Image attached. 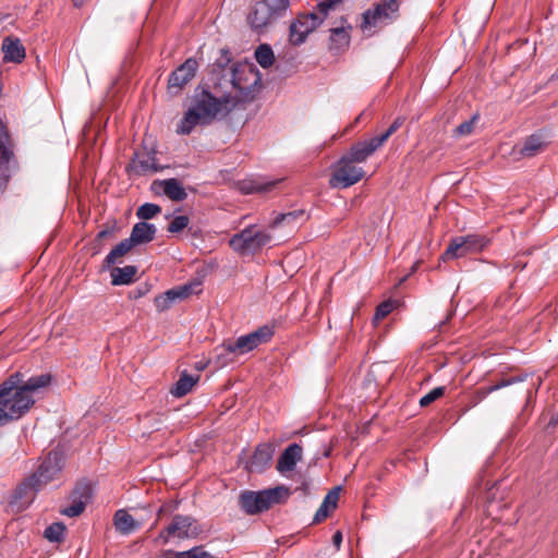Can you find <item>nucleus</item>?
I'll return each instance as SVG.
<instances>
[{
    "instance_id": "1",
    "label": "nucleus",
    "mask_w": 558,
    "mask_h": 558,
    "mask_svg": "<svg viewBox=\"0 0 558 558\" xmlns=\"http://www.w3.org/2000/svg\"><path fill=\"white\" fill-rule=\"evenodd\" d=\"M232 110L234 107L230 94L216 97L207 89H196L191 107L177 128V133L187 135L196 125L209 124L218 117H226Z\"/></svg>"
},
{
    "instance_id": "2",
    "label": "nucleus",
    "mask_w": 558,
    "mask_h": 558,
    "mask_svg": "<svg viewBox=\"0 0 558 558\" xmlns=\"http://www.w3.org/2000/svg\"><path fill=\"white\" fill-rule=\"evenodd\" d=\"M222 56L217 60V65L222 68V78L230 82L233 93L231 95L234 109L252 102L262 89V76L253 63H235L225 69L231 61L228 50H222Z\"/></svg>"
},
{
    "instance_id": "3",
    "label": "nucleus",
    "mask_w": 558,
    "mask_h": 558,
    "mask_svg": "<svg viewBox=\"0 0 558 558\" xmlns=\"http://www.w3.org/2000/svg\"><path fill=\"white\" fill-rule=\"evenodd\" d=\"M22 374L16 372L0 384V426L25 415L35 403L34 398L24 397L17 389Z\"/></svg>"
},
{
    "instance_id": "4",
    "label": "nucleus",
    "mask_w": 558,
    "mask_h": 558,
    "mask_svg": "<svg viewBox=\"0 0 558 558\" xmlns=\"http://www.w3.org/2000/svg\"><path fill=\"white\" fill-rule=\"evenodd\" d=\"M288 496L289 490L283 486L260 492L244 490L239 497V505L246 514L253 515L268 510L272 505L280 504Z\"/></svg>"
},
{
    "instance_id": "5",
    "label": "nucleus",
    "mask_w": 558,
    "mask_h": 558,
    "mask_svg": "<svg viewBox=\"0 0 558 558\" xmlns=\"http://www.w3.org/2000/svg\"><path fill=\"white\" fill-rule=\"evenodd\" d=\"M290 7V0H260L251 9L247 23L257 32H263L268 25L282 16Z\"/></svg>"
},
{
    "instance_id": "6",
    "label": "nucleus",
    "mask_w": 558,
    "mask_h": 558,
    "mask_svg": "<svg viewBox=\"0 0 558 558\" xmlns=\"http://www.w3.org/2000/svg\"><path fill=\"white\" fill-rule=\"evenodd\" d=\"M490 243V239L484 234H466L453 238L441 255L444 260L464 257L469 254L484 251Z\"/></svg>"
},
{
    "instance_id": "7",
    "label": "nucleus",
    "mask_w": 558,
    "mask_h": 558,
    "mask_svg": "<svg viewBox=\"0 0 558 558\" xmlns=\"http://www.w3.org/2000/svg\"><path fill=\"white\" fill-rule=\"evenodd\" d=\"M271 236L265 231L255 230L253 227L245 228L241 232L234 234L230 241V247L241 254H253L265 246Z\"/></svg>"
},
{
    "instance_id": "8",
    "label": "nucleus",
    "mask_w": 558,
    "mask_h": 558,
    "mask_svg": "<svg viewBox=\"0 0 558 558\" xmlns=\"http://www.w3.org/2000/svg\"><path fill=\"white\" fill-rule=\"evenodd\" d=\"M63 468V454L60 451H50L38 466L37 471L31 475L33 492L37 493L45 485L56 480Z\"/></svg>"
},
{
    "instance_id": "9",
    "label": "nucleus",
    "mask_w": 558,
    "mask_h": 558,
    "mask_svg": "<svg viewBox=\"0 0 558 558\" xmlns=\"http://www.w3.org/2000/svg\"><path fill=\"white\" fill-rule=\"evenodd\" d=\"M201 532L202 530L194 518L177 514L171 523L159 533L156 542L161 541L162 544H167L172 537L194 538Z\"/></svg>"
},
{
    "instance_id": "10",
    "label": "nucleus",
    "mask_w": 558,
    "mask_h": 558,
    "mask_svg": "<svg viewBox=\"0 0 558 558\" xmlns=\"http://www.w3.org/2000/svg\"><path fill=\"white\" fill-rule=\"evenodd\" d=\"M364 175L361 167L355 166V162L347 156H342L330 178L329 184L335 189H347L359 182Z\"/></svg>"
},
{
    "instance_id": "11",
    "label": "nucleus",
    "mask_w": 558,
    "mask_h": 558,
    "mask_svg": "<svg viewBox=\"0 0 558 558\" xmlns=\"http://www.w3.org/2000/svg\"><path fill=\"white\" fill-rule=\"evenodd\" d=\"M272 336L274 328L268 325H264L253 332L241 336L235 340H231V344H228V350L243 355L253 351L260 344L268 342Z\"/></svg>"
},
{
    "instance_id": "12",
    "label": "nucleus",
    "mask_w": 558,
    "mask_h": 558,
    "mask_svg": "<svg viewBox=\"0 0 558 558\" xmlns=\"http://www.w3.org/2000/svg\"><path fill=\"white\" fill-rule=\"evenodd\" d=\"M322 23L323 17L314 12L300 14L290 25V43L294 46L303 44L308 34Z\"/></svg>"
},
{
    "instance_id": "13",
    "label": "nucleus",
    "mask_w": 558,
    "mask_h": 558,
    "mask_svg": "<svg viewBox=\"0 0 558 558\" xmlns=\"http://www.w3.org/2000/svg\"><path fill=\"white\" fill-rule=\"evenodd\" d=\"M399 7L400 0H381L373 10L364 12L362 27L376 26L378 23L396 19Z\"/></svg>"
},
{
    "instance_id": "14",
    "label": "nucleus",
    "mask_w": 558,
    "mask_h": 558,
    "mask_svg": "<svg viewBox=\"0 0 558 558\" xmlns=\"http://www.w3.org/2000/svg\"><path fill=\"white\" fill-rule=\"evenodd\" d=\"M548 145L546 134L543 131H537L514 145L511 154L515 159L533 158L542 154Z\"/></svg>"
},
{
    "instance_id": "15",
    "label": "nucleus",
    "mask_w": 558,
    "mask_h": 558,
    "mask_svg": "<svg viewBox=\"0 0 558 558\" xmlns=\"http://www.w3.org/2000/svg\"><path fill=\"white\" fill-rule=\"evenodd\" d=\"M198 63L195 59L189 58L183 64L178 66L169 76L168 90L177 95L195 76Z\"/></svg>"
},
{
    "instance_id": "16",
    "label": "nucleus",
    "mask_w": 558,
    "mask_h": 558,
    "mask_svg": "<svg viewBox=\"0 0 558 558\" xmlns=\"http://www.w3.org/2000/svg\"><path fill=\"white\" fill-rule=\"evenodd\" d=\"M165 168V166L157 162L156 151L151 149L149 151L135 153L131 163L126 167V171L136 175H146L160 172Z\"/></svg>"
},
{
    "instance_id": "17",
    "label": "nucleus",
    "mask_w": 558,
    "mask_h": 558,
    "mask_svg": "<svg viewBox=\"0 0 558 558\" xmlns=\"http://www.w3.org/2000/svg\"><path fill=\"white\" fill-rule=\"evenodd\" d=\"M193 293V284L174 287L165 293L157 295L154 300L158 312L169 310L175 301H182Z\"/></svg>"
},
{
    "instance_id": "18",
    "label": "nucleus",
    "mask_w": 558,
    "mask_h": 558,
    "mask_svg": "<svg viewBox=\"0 0 558 558\" xmlns=\"http://www.w3.org/2000/svg\"><path fill=\"white\" fill-rule=\"evenodd\" d=\"M275 448L271 444H260L256 447L250 462L246 464L248 472L260 473L269 466Z\"/></svg>"
},
{
    "instance_id": "19",
    "label": "nucleus",
    "mask_w": 558,
    "mask_h": 558,
    "mask_svg": "<svg viewBox=\"0 0 558 558\" xmlns=\"http://www.w3.org/2000/svg\"><path fill=\"white\" fill-rule=\"evenodd\" d=\"M302 447L294 442L289 445L280 454L276 469L280 473L293 471L296 463L302 459Z\"/></svg>"
},
{
    "instance_id": "20",
    "label": "nucleus",
    "mask_w": 558,
    "mask_h": 558,
    "mask_svg": "<svg viewBox=\"0 0 558 558\" xmlns=\"http://www.w3.org/2000/svg\"><path fill=\"white\" fill-rule=\"evenodd\" d=\"M381 147V144L377 142V138L374 136L368 141L359 142L354 144L349 153L345 155L349 159L356 162H364L369 156H372L378 148Z\"/></svg>"
},
{
    "instance_id": "21",
    "label": "nucleus",
    "mask_w": 558,
    "mask_h": 558,
    "mask_svg": "<svg viewBox=\"0 0 558 558\" xmlns=\"http://www.w3.org/2000/svg\"><path fill=\"white\" fill-rule=\"evenodd\" d=\"M156 231L155 225L140 221L133 226L130 238L128 239L134 246L146 244L155 239Z\"/></svg>"
},
{
    "instance_id": "22",
    "label": "nucleus",
    "mask_w": 558,
    "mask_h": 558,
    "mask_svg": "<svg viewBox=\"0 0 558 558\" xmlns=\"http://www.w3.org/2000/svg\"><path fill=\"white\" fill-rule=\"evenodd\" d=\"M1 49L8 62L21 63L25 58V48L19 38L5 37Z\"/></svg>"
},
{
    "instance_id": "23",
    "label": "nucleus",
    "mask_w": 558,
    "mask_h": 558,
    "mask_svg": "<svg viewBox=\"0 0 558 558\" xmlns=\"http://www.w3.org/2000/svg\"><path fill=\"white\" fill-rule=\"evenodd\" d=\"M340 489V487H335L328 492L314 515L313 524L324 521L329 515L330 511L337 508Z\"/></svg>"
},
{
    "instance_id": "24",
    "label": "nucleus",
    "mask_w": 558,
    "mask_h": 558,
    "mask_svg": "<svg viewBox=\"0 0 558 558\" xmlns=\"http://www.w3.org/2000/svg\"><path fill=\"white\" fill-rule=\"evenodd\" d=\"M51 381V376L49 374H41L38 376H33L28 378L26 381L22 379V383L17 386L19 391L28 398H33L32 393L37 391L40 388L47 387Z\"/></svg>"
},
{
    "instance_id": "25",
    "label": "nucleus",
    "mask_w": 558,
    "mask_h": 558,
    "mask_svg": "<svg viewBox=\"0 0 558 558\" xmlns=\"http://www.w3.org/2000/svg\"><path fill=\"white\" fill-rule=\"evenodd\" d=\"M113 523L117 531L123 535H128L141 526V523L123 509L114 513Z\"/></svg>"
},
{
    "instance_id": "26",
    "label": "nucleus",
    "mask_w": 558,
    "mask_h": 558,
    "mask_svg": "<svg viewBox=\"0 0 558 558\" xmlns=\"http://www.w3.org/2000/svg\"><path fill=\"white\" fill-rule=\"evenodd\" d=\"M307 216L304 210L298 209L289 213L277 214L270 222V228H277L281 226L295 227L299 222L305 221Z\"/></svg>"
},
{
    "instance_id": "27",
    "label": "nucleus",
    "mask_w": 558,
    "mask_h": 558,
    "mask_svg": "<svg viewBox=\"0 0 558 558\" xmlns=\"http://www.w3.org/2000/svg\"><path fill=\"white\" fill-rule=\"evenodd\" d=\"M137 274V267L133 265H126L124 267H113L111 269V283L113 286L130 284L134 281Z\"/></svg>"
},
{
    "instance_id": "28",
    "label": "nucleus",
    "mask_w": 558,
    "mask_h": 558,
    "mask_svg": "<svg viewBox=\"0 0 558 558\" xmlns=\"http://www.w3.org/2000/svg\"><path fill=\"white\" fill-rule=\"evenodd\" d=\"M154 184H157V182H155ZM158 184L162 185L163 193L171 201L181 202L187 197V193L185 192L184 187L177 179L172 178V179H168L165 181H159Z\"/></svg>"
},
{
    "instance_id": "29",
    "label": "nucleus",
    "mask_w": 558,
    "mask_h": 558,
    "mask_svg": "<svg viewBox=\"0 0 558 558\" xmlns=\"http://www.w3.org/2000/svg\"><path fill=\"white\" fill-rule=\"evenodd\" d=\"M198 380H199L198 375L192 376V375L187 374V372H183L180 375V378L178 379V381L171 388L170 392L172 396H174L177 398H181V397L187 395Z\"/></svg>"
},
{
    "instance_id": "30",
    "label": "nucleus",
    "mask_w": 558,
    "mask_h": 558,
    "mask_svg": "<svg viewBox=\"0 0 558 558\" xmlns=\"http://www.w3.org/2000/svg\"><path fill=\"white\" fill-rule=\"evenodd\" d=\"M12 150L0 151V189H4L14 169Z\"/></svg>"
},
{
    "instance_id": "31",
    "label": "nucleus",
    "mask_w": 558,
    "mask_h": 558,
    "mask_svg": "<svg viewBox=\"0 0 558 558\" xmlns=\"http://www.w3.org/2000/svg\"><path fill=\"white\" fill-rule=\"evenodd\" d=\"M521 380H522V378H520V377H511V378H507V379H501L500 381L496 383L495 385H492L488 387H481L474 392L473 402H474V404H478L492 392H495L501 388L508 387V386H510L514 383H519Z\"/></svg>"
},
{
    "instance_id": "32",
    "label": "nucleus",
    "mask_w": 558,
    "mask_h": 558,
    "mask_svg": "<svg viewBox=\"0 0 558 558\" xmlns=\"http://www.w3.org/2000/svg\"><path fill=\"white\" fill-rule=\"evenodd\" d=\"M132 247H134V245L130 242L129 239L122 240L106 256L104 259V267H111L116 263H120V258L126 255Z\"/></svg>"
},
{
    "instance_id": "33",
    "label": "nucleus",
    "mask_w": 558,
    "mask_h": 558,
    "mask_svg": "<svg viewBox=\"0 0 558 558\" xmlns=\"http://www.w3.org/2000/svg\"><path fill=\"white\" fill-rule=\"evenodd\" d=\"M330 49H342L349 46L350 36L343 26L330 29Z\"/></svg>"
},
{
    "instance_id": "34",
    "label": "nucleus",
    "mask_w": 558,
    "mask_h": 558,
    "mask_svg": "<svg viewBox=\"0 0 558 558\" xmlns=\"http://www.w3.org/2000/svg\"><path fill=\"white\" fill-rule=\"evenodd\" d=\"M255 59L264 69L271 66L275 62V54L271 47L267 44L258 46L255 50Z\"/></svg>"
},
{
    "instance_id": "35",
    "label": "nucleus",
    "mask_w": 558,
    "mask_h": 558,
    "mask_svg": "<svg viewBox=\"0 0 558 558\" xmlns=\"http://www.w3.org/2000/svg\"><path fill=\"white\" fill-rule=\"evenodd\" d=\"M65 525L62 522H54L44 531V537L51 543H61L64 539Z\"/></svg>"
},
{
    "instance_id": "36",
    "label": "nucleus",
    "mask_w": 558,
    "mask_h": 558,
    "mask_svg": "<svg viewBox=\"0 0 558 558\" xmlns=\"http://www.w3.org/2000/svg\"><path fill=\"white\" fill-rule=\"evenodd\" d=\"M228 344H231V340L223 341L222 344L216 349V360L219 366H226L233 363L235 357L240 355L238 352H230L228 350Z\"/></svg>"
},
{
    "instance_id": "37",
    "label": "nucleus",
    "mask_w": 558,
    "mask_h": 558,
    "mask_svg": "<svg viewBox=\"0 0 558 558\" xmlns=\"http://www.w3.org/2000/svg\"><path fill=\"white\" fill-rule=\"evenodd\" d=\"M159 213H161V207L159 205L145 203L137 208L136 216L142 220H149L157 216Z\"/></svg>"
},
{
    "instance_id": "38",
    "label": "nucleus",
    "mask_w": 558,
    "mask_h": 558,
    "mask_svg": "<svg viewBox=\"0 0 558 558\" xmlns=\"http://www.w3.org/2000/svg\"><path fill=\"white\" fill-rule=\"evenodd\" d=\"M92 497V487L87 483H78L71 493V499L84 500L85 505Z\"/></svg>"
},
{
    "instance_id": "39",
    "label": "nucleus",
    "mask_w": 558,
    "mask_h": 558,
    "mask_svg": "<svg viewBox=\"0 0 558 558\" xmlns=\"http://www.w3.org/2000/svg\"><path fill=\"white\" fill-rule=\"evenodd\" d=\"M86 508L84 500L72 499V505L64 507L60 510L61 514L66 515L69 518L78 517L84 512Z\"/></svg>"
},
{
    "instance_id": "40",
    "label": "nucleus",
    "mask_w": 558,
    "mask_h": 558,
    "mask_svg": "<svg viewBox=\"0 0 558 558\" xmlns=\"http://www.w3.org/2000/svg\"><path fill=\"white\" fill-rule=\"evenodd\" d=\"M404 121V117L396 118L391 125L383 134L375 136L377 142L383 146L388 141V138L403 125Z\"/></svg>"
},
{
    "instance_id": "41",
    "label": "nucleus",
    "mask_w": 558,
    "mask_h": 558,
    "mask_svg": "<svg viewBox=\"0 0 558 558\" xmlns=\"http://www.w3.org/2000/svg\"><path fill=\"white\" fill-rule=\"evenodd\" d=\"M190 219L187 216H177L168 225L167 231L170 233H178L189 226Z\"/></svg>"
},
{
    "instance_id": "42",
    "label": "nucleus",
    "mask_w": 558,
    "mask_h": 558,
    "mask_svg": "<svg viewBox=\"0 0 558 558\" xmlns=\"http://www.w3.org/2000/svg\"><path fill=\"white\" fill-rule=\"evenodd\" d=\"M477 120V116H473L470 120L462 122L454 130L453 134L456 136H465L473 132L475 122Z\"/></svg>"
},
{
    "instance_id": "43",
    "label": "nucleus",
    "mask_w": 558,
    "mask_h": 558,
    "mask_svg": "<svg viewBox=\"0 0 558 558\" xmlns=\"http://www.w3.org/2000/svg\"><path fill=\"white\" fill-rule=\"evenodd\" d=\"M445 393V387H436L433 390H430L428 393L423 396L420 400L421 407H428L434 401L442 397Z\"/></svg>"
},
{
    "instance_id": "44",
    "label": "nucleus",
    "mask_w": 558,
    "mask_h": 558,
    "mask_svg": "<svg viewBox=\"0 0 558 558\" xmlns=\"http://www.w3.org/2000/svg\"><path fill=\"white\" fill-rule=\"evenodd\" d=\"M393 307H395L393 301H391V300L384 301L383 303H380L377 306L374 319L375 320L384 319L386 316H388L392 312Z\"/></svg>"
},
{
    "instance_id": "45",
    "label": "nucleus",
    "mask_w": 558,
    "mask_h": 558,
    "mask_svg": "<svg viewBox=\"0 0 558 558\" xmlns=\"http://www.w3.org/2000/svg\"><path fill=\"white\" fill-rule=\"evenodd\" d=\"M3 150H12V148L7 128L0 120V151Z\"/></svg>"
},
{
    "instance_id": "46",
    "label": "nucleus",
    "mask_w": 558,
    "mask_h": 558,
    "mask_svg": "<svg viewBox=\"0 0 558 558\" xmlns=\"http://www.w3.org/2000/svg\"><path fill=\"white\" fill-rule=\"evenodd\" d=\"M28 489L33 490V485L31 484V476L15 489L13 495L14 499H23L27 495Z\"/></svg>"
},
{
    "instance_id": "47",
    "label": "nucleus",
    "mask_w": 558,
    "mask_h": 558,
    "mask_svg": "<svg viewBox=\"0 0 558 558\" xmlns=\"http://www.w3.org/2000/svg\"><path fill=\"white\" fill-rule=\"evenodd\" d=\"M333 5H336L331 0H324L320 3H318L317 9L323 14L326 15L328 10L331 9Z\"/></svg>"
},
{
    "instance_id": "48",
    "label": "nucleus",
    "mask_w": 558,
    "mask_h": 558,
    "mask_svg": "<svg viewBox=\"0 0 558 558\" xmlns=\"http://www.w3.org/2000/svg\"><path fill=\"white\" fill-rule=\"evenodd\" d=\"M194 554H193V557L192 558H215L213 555H210L209 553L203 550L202 547H194Z\"/></svg>"
},
{
    "instance_id": "49",
    "label": "nucleus",
    "mask_w": 558,
    "mask_h": 558,
    "mask_svg": "<svg viewBox=\"0 0 558 558\" xmlns=\"http://www.w3.org/2000/svg\"><path fill=\"white\" fill-rule=\"evenodd\" d=\"M113 233H114V228L113 227L104 229L100 232H98L97 240H104L106 238H110V236L113 235Z\"/></svg>"
},
{
    "instance_id": "50",
    "label": "nucleus",
    "mask_w": 558,
    "mask_h": 558,
    "mask_svg": "<svg viewBox=\"0 0 558 558\" xmlns=\"http://www.w3.org/2000/svg\"><path fill=\"white\" fill-rule=\"evenodd\" d=\"M332 542L337 548L340 547L342 543V533L340 531H337L332 536Z\"/></svg>"
},
{
    "instance_id": "51",
    "label": "nucleus",
    "mask_w": 558,
    "mask_h": 558,
    "mask_svg": "<svg viewBox=\"0 0 558 558\" xmlns=\"http://www.w3.org/2000/svg\"><path fill=\"white\" fill-rule=\"evenodd\" d=\"M274 186V182L268 183L266 186H253L248 190H246V193L253 192V191H268Z\"/></svg>"
},
{
    "instance_id": "52",
    "label": "nucleus",
    "mask_w": 558,
    "mask_h": 558,
    "mask_svg": "<svg viewBox=\"0 0 558 558\" xmlns=\"http://www.w3.org/2000/svg\"><path fill=\"white\" fill-rule=\"evenodd\" d=\"M548 425H549V426H556V425H558V412H557V413H555V414L550 417V420H549V422H548Z\"/></svg>"
},
{
    "instance_id": "53",
    "label": "nucleus",
    "mask_w": 558,
    "mask_h": 558,
    "mask_svg": "<svg viewBox=\"0 0 558 558\" xmlns=\"http://www.w3.org/2000/svg\"><path fill=\"white\" fill-rule=\"evenodd\" d=\"M145 292H146V289L145 290L137 289V291L134 292V298L137 299V298L142 296Z\"/></svg>"
},
{
    "instance_id": "54",
    "label": "nucleus",
    "mask_w": 558,
    "mask_h": 558,
    "mask_svg": "<svg viewBox=\"0 0 558 558\" xmlns=\"http://www.w3.org/2000/svg\"><path fill=\"white\" fill-rule=\"evenodd\" d=\"M76 7L82 5L84 0H72Z\"/></svg>"
},
{
    "instance_id": "55",
    "label": "nucleus",
    "mask_w": 558,
    "mask_h": 558,
    "mask_svg": "<svg viewBox=\"0 0 558 558\" xmlns=\"http://www.w3.org/2000/svg\"><path fill=\"white\" fill-rule=\"evenodd\" d=\"M363 114H364V112H362L361 114H359V116L355 118V120H354V123H355V124L360 122V120H361V118L363 117Z\"/></svg>"
},
{
    "instance_id": "56",
    "label": "nucleus",
    "mask_w": 558,
    "mask_h": 558,
    "mask_svg": "<svg viewBox=\"0 0 558 558\" xmlns=\"http://www.w3.org/2000/svg\"><path fill=\"white\" fill-rule=\"evenodd\" d=\"M342 0H331V2H333L335 4L341 2Z\"/></svg>"
}]
</instances>
